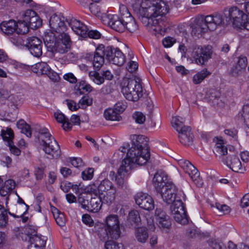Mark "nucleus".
<instances>
[{
    "label": "nucleus",
    "mask_w": 249,
    "mask_h": 249,
    "mask_svg": "<svg viewBox=\"0 0 249 249\" xmlns=\"http://www.w3.org/2000/svg\"><path fill=\"white\" fill-rule=\"evenodd\" d=\"M177 188L172 182H167L164 186L158 191L163 200L168 204L174 202L177 198L176 197Z\"/></svg>",
    "instance_id": "12"
},
{
    "label": "nucleus",
    "mask_w": 249,
    "mask_h": 249,
    "mask_svg": "<svg viewBox=\"0 0 249 249\" xmlns=\"http://www.w3.org/2000/svg\"><path fill=\"white\" fill-rule=\"evenodd\" d=\"M43 150L46 154L50 156L51 159H58L61 155L60 146L56 140L53 138L50 141L42 140Z\"/></svg>",
    "instance_id": "14"
},
{
    "label": "nucleus",
    "mask_w": 249,
    "mask_h": 249,
    "mask_svg": "<svg viewBox=\"0 0 249 249\" xmlns=\"http://www.w3.org/2000/svg\"><path fill=\"white\" fill-rule=\"evenodd\" d=\"M16 22L14 20L3 21L0 24L1 31L6 35H10L16 32Z\"/></svg>",
    "instance_id": "27"
},
{
    "label": "nucleus",
    "mask_w": 249,
    "mask_h": 249,
    "mask_svg": "<svg viewBox=\"0 0 249 249\" xmlns=\"http://www.w3.org/2000/svg\"><path fill=\"white\" fill-rule=\"evenodd\" d=\"M135 237L137 240L140 243H145L148 238V231L146 228L139 227L135 231Z\"/></svg>",
    "instance_id": "31"
},
{
    "label": "nucleus",
    "mask_w": 249,
    "mask_h": 249,
    "mask_svg": "<svg viewBox=\"0 0 249 249\" xmlns=\"http://www.w3.org/2000/svg\"><path fill=\"white\" fill-rule=\"evenodd\" d=\"M93 231L97 233L99 238L102 240H106L110 237L107 228H105L101 224H95Z\"/></svg>",
    "instance_id": "30"
},
{
    "label": "nucleus",
    "mask_w": 249,
    "mask_h": 249,
    "mask_svg": "<svg viewBox=\"0 0 249 249\" xmlns=\"http://www.w3.org/2000/svg\"><path fill=\"white\" fill-rule=\"evenodd\" d=\"M166 180L167 177L164 172L159 171L155 174L153 179V182L157 191L160 190L162 186H164L165 184H166L165 182Z\"/></svg>",
    "instance_id": "24"
},
{
    "label": "nucleus",
    "mask_w": 249,
    "mask_h": 249,
    "mask_svg": "<svg viewBox=\"0 0 249 249\" xmlns=\"http://www.w3.org/2000/svg\"><path fill=\"white\" fill-rule=\"evenodd\" d=\"M121 87L122 93L129 101L136 102L142 96V87L139 78L125 77L121 83Z\"/></svg>",
    "instance_id": "4"
},
{
    "label": "nucleus",
    "mask_w": 249,
    "mask_h": 249,
    "mask_svg": "<svg viewBox=\"0 0 249 249\" xmlns=\"http://www.w3.org/2000/svg\"><path fill=\"white\" fill-rule=\"evenodd\" d=\"M1 135L3 140L8 142V144L13 143L14 132L11 128H7L6 131L2 130Z\"/></svg>",
    "instance_id": "46"
},
{
    "label": "nucleus",
    "mask_w": 249,
    "mask_h": 249,
    "mask_svg": "<svg viewBox=\"0 0 249 249\" xmlns=\"http://www.w3.org/2000/svg\"><path fill=\"white\" fill-rule=\"evenodd\" d=\"M51 69L49 66L44 62L37 63L34 66H32V71L35 73H39L46 74Z\"/></svg>",
    "instance_id": "32"
},
{
    "label": "nucleus",
    "mask_w": 249,
    "mask_h": 249,
    "mask_svg": "<svg viewBox=\"0 0 249 249\" xmlns=\"http://www.w3.org/2000/svg\"><path fill=\"white\" fill-rule=\"evenodd\" d=\"M155 216L157 222H158L164 217L168 215L161 208H157L155 210Z\"/></svg>",
    "instance_id": "62"
},
{
    "label": "nucleus",
    "mask_w": 249,
    "mask_h": 249,
    "mask_svg": "<svg viewBox=\"0 0 249 249\" xmlns=\"http://www.w3.org/2000/svg\"><path fill=\"white\" fill-rule=\"evenodd\" d=\"M180 142L184 145H189L193 142V134L190 127H184L183 129L178 132Z\"/></svg>",
    "instance_id": "23"
},
{
    "label": "nucleus",
    "mask_w": 249,
    "mask_h": 249,
    "mask_svg": "<svg viewBox=\"0 0 249 249\" xmlns=\"http://www.w3.org/2000/svg\"><path fill=\"white\" fill-rule=\"evenodd\" d=\"M228 16L229 19H226L227 23H231L234 28L237 29L247 30L248 19L245 11L237 6H232L229 9Z\"/></svg>",
    "instance_id": "5"
},
{
    "label": "nucleus",
    "mask_w": 249,
    "mask_h": 249,
    "mask_svg": "<svg viewBox=\"0 0 249 249\" xmlns=\"http://www.w3.org/2000/svg\"><path fill=\"white\" fill-rule=\"evenodd\" d=\"M169 10L167 3L162 0L143 1L139 10L140 18L149 32L162 34L163 23L160 19Z\"/></svg>",
    "instance_id": "1"
},
{
    "label": "nucleus",
    "mask_w": 249,
    "mask_h": 249,
    "mask_svg": "<svg viewBox=\"0 0 249 249\" xmlns=\"http://www.w3.org/2000/svg\"><path fill=\"white\" fill-rule=\"evenodd\" d=\"M86 191L90 194H93L95 196H99L100 195L99 184L93 183L88 186L86 188Z\"/></svg>",
    "instance_id": "50"
},
{
    "label": "nucleus",
    "mask_w": 249,
    "mask_h": 249,
    "mask_svg": "<svg viewBox=\"0 0 249 249\" xmlns=\"http://www.w3.org/2000/svg\"><path fill=\"white\" fill-rule=\"evenodd\" d=\"M160 228L169 229L171 226V222L169 216H165L157 222Z\"/></svg>",
    "instance_id": "58"
},
{
    "label": "nucleus",
    "mask_w": 249,
    "mask_h": 249,
    "mask_svg": "<svg viewBox=\"0 0 249 249\" xmlns=\"http://www.w3.org/2000/svg\"><path fill=\"white\" fill-rule=\"evenodd\" d=\"M185 122V119L179 117L175 116L172 118L171 120V124L172 126L178 131L182 130L184 127H188L183 125V123Z\"/></svg>",
    "instance_id": "34"
},
{
    "label": "nucleus",
    "mask_w": 249,
    "mask_h": 249,
    "mask_svg": "<svg viewBox=\"0 0 249 249\" xmlns=\"http://www.w3.org/2000/svg\"><path fill=\"white\" fill-rule=\"evenodd\" d=\"M175 220L182 225H185L188 223V219L185 210H183V213L178 212L175 214H172Z\"/></svg>",
    "instance_id": "41"
},
{
    "label": "nucleus",
    "mask_w": 249,
    "mask_h": 249,
    "mask_svg": "<svg viewBox=\"0 0 249 249\" xmlns=\"http://www.w3.org/2000/svg\"><path fill=\"white\" fill-rule=\"evenodd\" d=\"M106 223L110 238L118 239L121 234L118 216L115 214H110L106 217Z\"/></svg>",
    "instance_id": "11"
},
{
    "label": "nucleus",
    "mask_w": 249,
    "mask_h": 249,
    "mask_svg": "<svg viewBox=\"0 0 249 249\" xmlns=\"http://www.w3.org/2000/svg\"><path fill=\"white\" fill-rule=\"evenodd\" d=\"M79 88L86 92H90L92 91L93 88L85 81H81L79 83Z\"/></svg>",
    "instance_id": "61"
},
{
    "label": "nucleus",
    "mask_w": 249,
    "mask_h": 249,
    "mask_svg": "<svg viewBox=\"0 0 249 249\" xmlns=\"http://www.w3.org/2000/svg\"><path fill=\"white\" fill-rule=\"evenodd\" d=\"M29 27L28 22L24 21V20H18L16 22V32L17 34H25L29 31Z\"/></svg>",
    "instance_id": "36"
},
{
    "label": "nucleus",
    "mask_w": 249,
    "mask_h": 249,
    "mask_svg": "<svg viewBox=\"0 0 249 249\" xmlns=\"http://www.w3.org/2000/svg\"><path fill=\"white\" fill-rule=\"evenodd\" d=\"M38 131L42 137V140H47L50 141V140H53V137L46 128H41L38 130Z\"/></svg>",
    "instance_id": "56"
},
{
    "label": "nucleus",
    "mask_w": 249,
    "mask_h": 249,
    "mask_svg": "<svg viewBox=\"0 0 249 249\" xmlns=\"http://www.w3.org/2000/svg\"><path fill=\"white\" fill-rule=\"evenodd\" d=\"M121 10V7H120L121 17L117 15L112 14H107L103 16L102 20L103 23L110 26L117 32L124 31L125 30V25H124L125 18H124V12Z\"/></svg>",
    "instance_id": "8"
},
{
    "label": "nucleus",
    "mask_w": 249,
    "mask_h": 249,
    "mask_svg": "<svg viewBox=\"0 0 249 249\" xmlns=\"http://www.w3.org/2000/svg\"><path fill=\"white\" fill-rule=\"evenodd\" d=\"M93 169L89 168L82 172V178L84 180L91 179L93 177Z\"/></svg>",
    "instance_id": "60"
},
{
    "label": "nucleus",
    "mask_w": 249,
    "mask_h": 249,
    "mask_svg": "<svg viewBox=\"0 0 249 249\" xmlns=\"http://www.w3.org/2000/svg\"><path fill=\"white\" fill-rule=\"evenodd\" d=\"M105 193V194L103 195V202L107 204L111 203L114 200L115 197L116 188L112 189L110 191Z\"/></svg>",
    "instance_id": "44"
},
{
    "label": "nucleus",
    "mask_w": 249,
    "mask_h": 249,
    "mask_svg": "<svg viewBox=\"0 0 249 249\" xmlns=\"http://www.w3.org/2000/svg\"><path fill=\"white\" fill-rule=\"evenodd\" d=\"M178 164L187 174L192 180L198 187L203 185L202 180L199 177V173L197 169L188 160L184 159H177Z\"/></svg>",
    "instance_id": "9"
},
{
    "label": "nucleus",
    "mask_w": 249,
    "mask_h": 249,
    "mask_svg": "<svg viewBox=\"0 0 249 249\" xmlns=\"http://www.w3.org/2000/svg\"><path fill=\"white\" fill-rule=\"evenodd\" d=\"M93 99L91 97L88 95L84 96L79 100L78 105H79L80 108L85 109L88 106H90L92 104Z\"/></svg>",
    "instance_id": "47"
},
{
    "label": "nucleus",
    "mask_w": 249,
    "mask_h": 249,
    "mask_svg": "<svg viewBox=\"0 0 249 249\" xmlns=\"http://www.w3.org/2000/svg\"><path fill=\"white\" fill-rule=\"evenodd\" d=\"M126 107V103L124 101H121L118 102L113 108L116 110V112L120 114L124 111Z\"/></svg>",
    "instance_id": "57"
},
{
    "label": "nucleus",
    "mask_w": 249,
    "mask_h": 249,
    "mask_svg": "<svg viewBox=\"0 0 249 249\" xmlns=\"http://www.w3.org/2000/svg\"><path fill=\"white\" fill-rule=\"evenodd\" d=\"M170 210L171 214L178 212L182 213L183 210H185V208L182 200L177 199L171 205Z\"/></svg>",
    "instance_id": "38"
},
{
    "label": "nucleus",
    "mask_w": 249,
    "mask_h": 249,
    "mask_svg": "<svg viewBox=\"0 0 249 249\" xmlns=\"http://www.w3.org/2000/svg\"><path fill=\"white\" fill-rule=\"evenodd\" d=\"M69 20L61 13H55L50 17L49 25L52 30L61 35L67 30Z\"/></svg>",
    "instance_id": "10"
},
{
    "label": "nucleus",
    "mask_w": 249,
    "mask_h": 249,
    "mask_svg": "<svg viewBox=\"0 0 249 249\" xmlns=\"http://www.w3.org/2000/svg\"><path fill=\"white\" fill-rule=\"evenodd\" d=\"M211 73L207 69H204L194 75L193 82L195 84H199Z\"/></svg>",
    "instance_id": "33"
},
{
    "label": "nucleus",
    "mask_w": 249,
    "mask_h": 249,
    "mask_svg": "<svg viewBox=\"0 0 249 249\" xmlns=\"http://www.w3.org/2000/svg\"><path fill=\"white\" fill-rule=\"evenodd\" d=\"M54 116L59 123L62 124V127L65 131H69L72 128V124L69 122V119L64 114L59 111H56L54 113Z\"/></svg>",
    "instance_id": "28"
},
{
    "label": "nucleus",
    "mask_w": 249,
    "mask_h": 249,
    "mask_svg": "<svg viewBox=\"0 0 249 249\" xmlns=\"http://www.w3.org/2000/svg\"><path fill=\"white\" fill-rule=\"evenodd\" d=\"M135 200L138 205L144 210L150 211L154 208V200L147 194L138 193L135 196Z\"/></svg>",
    "instance_id": "15"
},
{
    "label": "nucleus",
    "mask_w": 249,
    "mask_h": 249,
    "mask_svg": "<svg viewBox=\"0 0 249 249\" xmlns=\"http://www.w3.org/2000/svg\"><path fill=\"white\" fill-rule=\"evenodd\" d=\"M93 231L97 233L99 238L102 240H106L110 237L107 228H105L101 224H95Z\"/></svg>",
    "instance_id": "29"
},
{
    "label": "nucleus",
    "mask_w": 249,
    "mask_h": 249,
    "mask_svg": "<svg viewBox=\"0 0 249 249\" xmlns=\"http://www.w3.org/2000/svg\"><path fill=\"white\" fill-rule=\"evenodd\" d=\"M223 162L234 172L243 173L244 171L239 159L235 155H229Z\"/></svg>",
    "instance_id": "21"
},
{
    "label": "nucleus",
    "mask_w": 249,
    "mask_h": 249,
    "mask_svg": "<svg viewBox=\"0 0 249 249\" xmlns=\"http://www.w3.org/2000/svg\"><path fill=\"white\" fill-rule=\"evenodd\" d=\"M244 70L235 64L231 68L229 73L233 77H237L242 74Z\"/></svg>",
    "instance_id": "53"
},
{
    "label": "nucleus",
    "mask_w": 249,
    "mask_h": 249,
    "mask_svg": "<svg viewBox=\"0 0 249 249\" xmlns=\"http://www.w3.org/2000/svg\"><path fill=\"white\" fill-rule=\"evenodd\" d=\"M121 10L124 12V17L125 18L124 24L125 29H127L131 33H134L138 29V25L137 24L134 18L131 15L128 9L124 5L121 6Z\"/></svg>",
    "instance_id": "20"
},
{
    "label": "nucleus",
    "mask_w": 249,
    "mask_h": 249,
    "mask_svg": "<svg viewBox=\"0 0 249 249\" xmlns=\"http://www.w3.org/2000/svg\"><path fill=\"white\" fill-rule=\"evenodd\" d=\"M42 42L38 37L31 36L27 38V47L31 53L35 57H39L42 54Z\"/></svg>",
    "instance_id": "16"
},
{
    "label": "nucleus",
    "mask_w": 249,
    "mask_h": 249,
    "mask_svg": "<svg viewBox=\"0 0 249 249\" xmlns=\"http://www.w3.org/2000/svg\"><path fill=\"white\" fill-rule=\"evenodd\" d=\"M70 161L75 167L78 168L84 165L82 160L80 158H71Z\"/></svg>",
    "instance_id": "64"
},
{
    "label": "nucleus",
    "mask_w": 249,
    "mask_h": 249,
    "mask_svg": "<svg viewBox=\"0 0 249 249\" xmlns=\"http://www.w3.org/2000/svg\"><path fill=\"white\" fill-rule=\"evenodd\" d=\"M71 27L72 30L78 36L82 37L87 36V26L74 18H69L68 20V26Z\"/></svg>",
    "instance_id": "18"
},
{
    "label": "nucleus",
    "mask_w": 249,
    "mask_h": 249,
    "mask_svg": "<svg viewBox=\"0 0 249 249\" xmlns=\"http://www.w3.org/2000/svg\"><path fill=\"white\" fill-rule=\"evenodd\" d=\"M213 207H214L213 205ZM214 207L219 212L220 214H226L231 212L230 208L226 204L215 203Z\"/></svg>",
    "instance_id": "52"
},
{
    "label": "nucleus",
    "mask_w": 249,
    "mask_h": 249,
    "mask_svg": "<svg viewBox=\"0 0 249 249\" xmlns=\"http://www.w3.org/2000/svg\"><path fill=\"white\" fill-rule=\"evenodd\" d=\"M100 195H104L105 193L110 191L112 189H115L111 182L107 179L103 180L99 184Z\"/></svg>",
    "instance_id": "39"
},
{
    "label": "nucleus",
    "mask_w": 249,
    "mask_h": 249,
    "mask_svg": "<svg viewBox=\"0 0 249 249\" xmlns=\"http://www.w3.org/2000/svg\"><path fill=\"white\" fill-rule=\"evenodd\" d=\"M8 222V216L7 210L3 206L0 205V227H4Z\"/></svg>",
    "instance_id": "43"
},
{
    "label": "nucleus",
    "mask_w": 249,
    "mask_h": 249,
    "mask_svg": "<svg viewBox=\"0 0 249 249\" xmlns=\"http://www.w3.org/2000/svg\"><path fill=\"white\" fill-rule=\"evenodd\" d=\"M210 246L213 249H227L224 244L219 240L211 241Z\"/></svg>",
    "instance_id": "59"
},
{
    "label": "nucleus",
    "mask_w": 249,
    "mask_h": 249,
    "mask_svg": "<svg viewBox=\"0 0 249 249\" xmlns=\"http://www.w3.org/2000/svg\"><path fill=\"white\" fill-rule=\"evenodd\" d=\"M37 228L34 225H27L24 228V232L25 233L24 236L25 240H27L29 236H34L36 235Z\"/></svg>",
    "instance_id": "45"
},
{
    "label": "nucleus",
    "mask_w": 249,
    "mask_h": 249,
    "mask_svg": "<svg viewBox=\"0 0 249 249\" xmlns=\"http://www.w3.org/2000/svg\"><path fill=\"white\" fill-rule=\"evenodd\" d=\"M227 246L229 249H249V247L248 246L243 244L236 245L231 241L228 242Z\"/></svg>",
    "instance_id": "63"
},
{
    "label": "nucleus",
    "mask_w": 249,
    "mask_h": 249,
    "mask_svg": "<svg viewBox=\"0 0 249 249\" xmlns=\"http://www.w3.org/2000/svg\"><path fill=\"white\" fill-rule=\"evenodd\" d=\"M60 41H57L54 47L58 53H64L67 52L71 47V39L70 36L66 33L59 35Z\"/></svg>",
    "instance_id": "19"
},
{
    "label": "nucleus",
    "mask_w": 249,
    "mask_h": 249,
    "mask_svg": "<svg viewBox=\"0 0 249 249\" xmlns=\"http://www.w3.org/2000/svg\"><path fill=\"white\" fill-rule=\"evenodd\" d=\"M133 164L130 159L125 158L122 161L117 174L113 171L109 172V178L112 180H115L117 184L122 187L124 183V178L129 174Z\"/></svg>",
    "instance_id": "6"
},
{
    "label": "nucleus",
    "mask_w": 249,
    "mask_h": 249,
    "mask_svg": "<svg viewBox=\"0 0 249 249\" xmlns=\"http://www.w3.org/2000/svg\"><path fill=\"white\" fill-rule=\"evenodd\" d=\"M27 240L29 243L27 249H43L46 245V238L45 236L36 235L29 236Z\"/></svg>",
    "instance_id": "22"
},
{
    "label": "nucleus",
    "mask_w": 249,
    "mask_h": 249,
    "mask_svg": "<svg viewBox=\"0 0 249 249\" xmlns=\"http://www.w3.org/2000/svg\"><path fill=\"white\" fill-rule=\"evenodd\" d=\"M28 24L31 28L36 29L41 25V20L36 13L35 16H33L30 19V20L28 21Z\"/></svg>",
    "instance_id": "49"
},
{
    "label": "nucleus",
    "mask_w": 249,
    "mask_h": 249,
    "mask_svg": "<svg viewBox=\"0 0 249 249\" xmlns=\"http://www.w3.org/2000/svg\"><path fill=\"white\" fill-rule=\"evenodd\" d=\"M212 47L211 46H193L191 55L197 65H203L212 57Z\"/></svg>",
    "instance_id": "7"
},
{
    "label": "nucleus",
    "mask_w": 249,
    "mask_h": 249,
    "mask_svg": "<svg viewBox=\"0 0 249 249\" xmlns=\"http://www.w3.org/2000/svg\"><path fill=\"white\" fill-rule=\"evenodd\" d=\"M43 39L44 43L48 47H53L56 43L55 35L52 32L46 33Z\"/></svg>",
    "instance_id": "40"
},
{
    "label": "nucleus",
    "mask_w": 249,
    "mask_h": 249,
    "mask_svg": "<svg viewBox=\"0 0 249 249\" xmlns=\"http://www.w3.org/2000/svg\"><path fill=\"white\" fill-rule=\"evenodd\" d=\"M106 59L110 63L120 66L125 62V59L123 53L117 48L108 47L106 49Z\"/></svg>",
    "instance_id": "13"
},
{
    "label": "nucleus",
    "mask_w": 249,
    "mask_h": 249,
    "mask_svg": "<svg viewBox=\"0 0 249 249\" xmlns=\"http://www.w3.org/2000/svg\"><path fill=\"white\" fill-rule=\"evenodd\" d=\"M89 76L90 80L97 85H101L105 81L104 77L96 71H90L89 73Z\"/></svg>",
    "instance_id": "42"
},
{
    "label": "nucleus",
    "mask_w": 249,
    "mask_h": 249,
    "mask_svg": "<svg viewBox=\"0 0 249 249\" xmlns=\"http://www.w3.org/2000/svg\"><path fill=\"white\" fill-rule=\"evenodd\" d=\"M132 117L137 124H142L145 121V115L141 112H135L133 114Z\"/></svg>",
    "instance_id": "55"
},
{
    "label": "nucleus",
    "mask_w": 249,
    "mask_h": 249,
    "mask_svg": "<svg viewBox=\"0 0 249 249\" xmlns=\"http://www.w3.org/2000/svg\"><path fill=\"white\" fill-rule=\"evenodd\" d=\"M132 147L129 149L126 159H130L133 163L142 165L146 163L150 158V152L145 145L146 138L142 135H132Z\"/></svg>",
    "instance_id": "2"
},
{
    "label": "nucleus",
    "mask_w": 249,
    "mask_h": 249,
    "mask_svg": "<svg viewBox=\"0 0 249 249\" xmlns=\"http://www.w3.org/2000/svg\"><path fill=\"white\" fill-rule=\"evenodd\" d=\"M106 249H124L123 245L114 241H107L105 245Z\"/></svg>",
    "instance_id": "54"
},
{
    "label": "nucleus",
    "mask_w": 249,
    "mask_h": 249,
    "mask_svg": "<svg viewBox=\"0 0 249 249\" xmlns=\"http://www.w3.org/2000/svg\"><path fill=\"white\" fill-rule=\"evenodd\" d=\"M104 115L106 119L110 121H119L121 117L114 108L106 109Z\"/></svg>",
    "instance_id": "37"
},
{
    "label": "nucleus",
    "mask_w": 249,
    "mask_h": 249,
    "mask_svg": "<svg viewBox=\"0 0 249 249\" xmlns=\"http://www.w3.org/2000/svg\"><path fill=\"white\" fill-rule=\"evenodd\" d=\"M213 152L223 162L226 159H225V156L228 153V149L224 145L223 141L218 140L215 143Z\"/></svg>",
    "instance_id": "26"
},
{
    "label": "nucleus",
    "mask_w": 249,
    "mask_h": 249,
    "mask_svg": "<svg viewBox=\"0 0 249 249\" xmlns=\"http://www.w3.org/2000/svg\"><path fill=\"white\" fill-rule=\"evenodd\" d=\"M101 196H94L90 198L87 210L92 213L98 212L102 206Z\"/></svg>",
    "instance_id": "25"
},
{
    "label": "nucleus",
    "mask_w": 249,
    "mask_h": 249,
    "mask_svg": "<svg viewBox=\"0 0 249 249\" xmlns=\"http://www.w3.org/2000/svg\"><path fill=\"white\" fill-rule=\"evenodd\" d=\"M105 57L106 58V51L104 45L101 44L96 48L93 59V66L98 71L104 63Z\"/></svg>",
    "instance_id": "17"
},
{
    "label": "nucleus",
    "mask_w": 249,
    "mask_h": 249,
    "mask_svg": "<svg viewBox=\"0 0 249 249\" xmlns=\"http://www.w3.org/2000/svg\"><path fill=\"white\" fill-rule=\"evenodd\" d=\"M223 24H224V18L222 14L207 15L197 20L192 26L191 35L194 38H200Z\"/></svg>",
    "instance_id": "3"
},
{
    "label": "nucleus",
    "mask_w": 249,
    "mask_h": 249,
    "mask_svg": "<svg viewBox=\"0 0 249 249\" xmlns=\"http://www.w3.org/2000/svg\"><path fill=\"white\" fill-rule=\"evenodd\" d=\"M17 127L21 130V132L30 138L32 136V132L30 126L27 124L23 120H19L17 123Z\"/></svg>",
    "instance_id": "35"
},
{
    "label": "nucleus",
    "mask_w": 249,
    "mask_h": 249,
    "mask_svg": "<svg viewBox=\"0 0 249 249\" xmlns=\"http://www.w3.org/2000/svg\"><path fill=\"white\" fill-rule=\"evenodd\" d=\"M89 197L86 194H80L78 197V202L80 203L82 207L87 210V206H88Z\"/></svg>",
    "instance_id": "51"
},
{
    "label": "nucleus",
    "mask_w": 249,
    "mask_h": 249,
    "mask_svg": "<svg viewBox=\"0 0 249 249\" xmlns=\"http://www.w3.org/2000/svg\"><path fill=\"white\" fill-rule=\"evenodd\" d=\"M128 220L131 222L139 224L141 221L139 212L136 210L131 211L128 214Z\"/></svg>",
    "instance_id": "48"
}]
</instances>
